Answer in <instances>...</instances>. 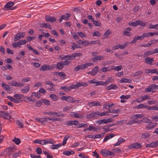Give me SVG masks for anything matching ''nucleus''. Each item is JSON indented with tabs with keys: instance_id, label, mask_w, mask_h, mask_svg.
<instances>
[{
	"instance_id": "obj_1",
	"label": "nucleus",
	"mask_w": 158,
	"mask_h": 158,
	"mask_svg": "<svg viewBox=\"0 0 158 158\" xmlns=\"http://www.w3.org/2000/svg\"><path fill=\"white\" fill-rule=\"evenodd\" d=\"M17 148L14 147H9L6 148L5 149L3 152L1 153V155L4 156H10L12 154V152H15Z\"/></svg>"
},
{
	"instance_id": "obj_2",
	"label": "nucleus",
	"mask_w": 158,
	"mask_h": 158,
	"mask_svg": "<svg viewBox=\"0 0 158 158\" xmlns=\"http://www.w3.org/2000/svg\"><path fill=\"white\" fill-rule=\"evenodd\" d=\"M15 4V3L13 2H8L5 5L4 8H3V9L5 10H14L16 8V6L12 7V6L14 5Z\"/></svg>"
},
{
	"instance_id": "obj_3",
	"label": "nucleus",
	"mask_w": 158,
	"mask_h": 158,
	"mask_svg": "<svg viewBox=\"0 0 158 158\" xmlns=\"http://www.w3.org/2000/svg\"><path fill=\"white\" fill-rule=\"evenodd\" d=\"M101 153L102 154L103 156L106 157L107 156H110L112 157H113L114 156V152L109 150L105 149L102 150L101 151Z\"/></svg>"
},
{
	"instance_id": "obj_4",
	"label": "nucleus",
	"mask_w": 158,
	"mask_h": 158,
	"mask_svg": "<svg viewBox=\"0 0 158 158\" xmlns=\"http://www.w3.org/2000/svg\"><path fill=\"white\" fill-rule=\"evenodd\" d=\"M0 118L9 120L11 118V116L6 111L0 110Z\"/></svg>"
},
{
	"instance_id": "obj_5",
	"label": "nucleus",
	"mask_w": 158,
	"mask_h": 158,
	"mask_svg": "<svg viewBox=\"0 0 158 158\" xmlns=\"http://www.w3.org/2000/svg\"><path fill=\"white\" fill-rule=\"evenodd\" d=\"M142 147L141 143H135L129 145L128 146L129 149H138Z\"/></svg>"
},
{
	"instance_id": "obj_6",
	"label": "nucleus",
	"mask_w": 158,
	"mask_h": 158,
	"mask_svg": "<svg viewBox=\"0 0 158 158\" xmlns=\"http://www.w3.org/2000/svg\"><path fill=\"white\" fill-rule=\"evenodd\" d=\"M93 65V64L92 63H86L84 64H82L78 65L81 69L83 70L87 69L88 67L91 66Z\"/></svg>"
},
{
	"instance_id": "obj_7",
	"label": "nucleus",
	"mask_w": 158,
	"mask_h": 158,
	"mask_svg": "<svg viewBox=\"0 0 158 158\" xmlns=\"http://www.w3.org/2000/svg\"><path fill=\"white\" fill-rule=\"evenodd\" d=\"M70 16V14L68 13H67L66 15H61L60 17L59 21V22L61 23L63 19L68 20L69 19V18Z\"/></svg>"
},
{
	"instance_id": "obj_8",
	"label": "nucleus",
	"mask_w": 158,
	"mask_h": 158,
	"mask_svg": "<svg viewBox=\"0 0 158 158\" xmlns=\"http://www.w3.org/2000/svg\"><path fill=\"white\" fill-rule=\"evenodd\" d=\"M45 19L47 22L51 23H53L56 21V19L54 17H51L50 15H46Z\"/></svg>"
},
{
	"instance_id": "obj_9",
	"label": "nucleus",
	"mask_w": 158,
	"mask_h": 158,
	"mask_svg": "<svg viewBox=\"0 0 158 158\" xmlns=\"http://www.w3.org/2000/svg\"><path fill=\"white\" fill-rule=\"evenodd\" d=\"M14 96L15 98V99H17V102H16V103H19L20 102V101H22L21 99L23 98L24 95L22 94H16L14 95Z\"/></svg>"
},
{
	"instance_id": "obj_10",
	"label": "nucleus",
	"mask_w": 158,
	"mask_h": 158,
	"mask_svg": "<svg viewBox=\"0 0 158 158\" xmlns=\"http://www.w3.org/2000/svg\"><path fill=\"white\" fill-rule=\"evenodd\" d=\"M52 66L50 65H47L44 64L42 65L40 69L41 71H45V70H49L51 69Z\"/></svg>"
},
{
	"instance_id": "obj_11",
	"label": "nucleus",
	"mask_w": 158,
	"mask_h": 158,
	"mask_svg": "<svg viewBox=\"0 0 158 158\" xmlns=\"http://www.w3.org/2000/svg\"><path fill=\"white\" fill-rule=\"evenodd\" d=\"M52 65L54 66V67L60 70L62 69L64 67L63 61L58 62L56 64H54Z\"/></svg>"
},
{
	"instance_id": "obj_12",
	"label": "nucleus",
	"mask_w": 158,
	"mask_h": 158,
	"mask_svg": "<svg viewBox=\"0 0 158 158\" xmlns=\"http://www.w3.org/2000/svg\"><path fill=\"white\" fill-rule=\"evenodd\" d=\"M98 114V112L96 111L87 114L86 116V117L87 119H91L93 118L97 117V114Z\"/></svg>"
},
{
	"instance_id": "obj_13",
	"label": "nucleus",
	"mask_w": 158,
	"mask_h": 158,
	"mask_svg": "<svg viewBox=\"0 0 158 158\" xmlns=\"http://www.w3.org/2000/svg\"><path fill=\"white\" fill-rule=\"evenodd\" d=\"M104 58V56H97L94 57L92 58V61L94 62H97L98 60H103Z\"/></svg>"
},
{
	"instance_id": "obj_14",
	"label": "nucleus",
	"mask_w": 158,
	"mask_h": 158,
	"mask_svg": "<svg viewBox=\"0 0 158 158\" xmlns=\"http://www.w3.org/2000/svg\"><path fill=\"white\" fill-rule=\"evenodd\" d=\"M148 123L149 124H148L145 127V128L148 130L152 129L156 125L155 123L152 122L151 121L150 123Z\"/></svg>"
},
{
	"instance_id": "obj_15",
	"label": "nucleus",
	"mask_w": 158,
	"mask_h": 158,
	"mask_svg": "<svg viewBox=\"0 0 158 158\" xmlns=\"http://www.w3.org/2000/svg\"><path fill=\"white\" fill-rule=\"evenodd\" d=\"M71 116L77 118H84L83 114H79L77 112H73L71 114Z\"/></svg>"
},
{
	"instance_id": "obj_16",
	"label": "nucleus",
	"mask_w": 158,
	"mask_h": 158,
	"mask_svg": "<svg viewBox=\"0 0 158 158\" xmlns=\"http://www.w3.org/2000/svg\"><path fill=\"white\" fill-rule=\"evenodd\" d=\"M2 86L6 92H11V89L9 85L4 83H2Z\"/></svg>"
},
{
	"instance_id": "obj_17",
	"label": "nucleus",
	"mask_w": 158,
	"mask_h": 158,
	"mask_svg": "<svg viewBox=\"0 0 158 158\" xmlns=\"http://www.w3.org/2000/svg\"><path fill=\"white\" fill-rule=\"evenodd\" d=\"M67 101L69 103H74L75 102H77V103H78L79 102V100H75L72 97L70 96H67Z\"/></svg>"
},
{
	"instance_id": "obj_18",
	"label": "nucleus",
	"mask_w": 158,
	"mask_h": 158,
	"mask_svg": "<svg viewBox=\"0 0 158 158\" xmlns=\"http://www.w3.org/2000/svg\"><path fill=\"white\" fill-rule=\"evenodd\" d=\"M154 61V60L152 58L147 57L145 59V63L148 64H150L151 65L152 63Z\"/></svg>"
},
{
	"instance_id": "obj_19",
	"label": "nucleus",
	"mask_w": 158,
	"mask_h": 158,
	"mask_svg": "<svg viewBox=\"0 0 158 158\" xmlns=\"http://www.w3.org/2000/svg\"><path fill=\"white\" fill-rule=\"evenodd\" d=\"M118 88V87L115 84H111L109 86L106 87V90H109L111 89H116Z\"/></svg>"
},
{
	"instance_id": "obj_20",
	"label": "nucleus",
	"mask_w": 158,
	"mask_h": 158,
	"mask_svg": "<svg viewBox=\"0 0 158 158\" xmlns=\"http://www.w3.org/2000/svg\"><path fill=\"white\" fill-rule=\"evenodd\" d=\"M154 54H155V52L154 49L152 50H149L145 52L144 53L143 56L145 57H146Z\"/></svg>"
},
{
	"instance_id": "obj_21",
	"label": "nucleus",
	"mask_w": 158,
	"mask_h": 158,
	"mask_svg": "<svg viewBox=\"0 0 158 158\" xmlns=\"http://www.w3.org/2000/svg\"><path fill=\"white\" fill-rule=\"evenodd\" d=\"M98 66H96L92 70V75L93 76H94L98 73Z\"/></svg>"
},
{
	"instance_id": "obj_22",
	"label": "nucleus",
	"mask_w": 158,
	"mask_h": 158,
	"mask_svg": "<svg viewBox=\"0 0 158 158\" xmlns=\"http://www.w3.org/2000/svg\"><path fill=\"white\" fill-rule=\"evenodd\" d=\"M148 105H144L143 104H140L138 105L135 106V108L139 109L140 108H146L148 110Z\"/></svg>"
},
{
	"instance_id": "obj_23",
	"label": "nucleus",
	"mask_w": 158,
	"mask_h": 158,
	"mask_svg": "<svg viewBox=\"0 0 158 158\" xmlns=\"http://www.w3.org/2000/svg\"><path fill=\"white\" fill-rule=\"evenodd\" d=\"M52 115L57 117H64V114L60 112H52Z\"/></svg>"
},
{
	"instance_id": "obj_24",
	"label": "nucleus",
	"mask_w": 158,
	"mask_h": 158,
	"mask_svg": "<svg viewBox=\"0 0 158 158\" xmlns=\"http://www.w3.org/2000/svg\"><path fill=\"white\" fill-rule=\"evenodd\" d=\"M30 86L29 85L26 86L25 88L21 90V92L22 93L27 94L29 91Z\"/></svg>"
},
{
	"instance_id": "obj_25",
	"label": "nucleus",
	"mask_w": 158,
	"mask_h": 158,
	"mask_svg": "<svg viewBox=\"0 0 158 158\" xmlns=\"http://www.w3.org/2000/svg\"><path fill=\"white\" fill-rule=\"evenodd\" d=\"M27 42V40H20L17 42V46L19 47H20V45H25Z\"/></svg>"
},
{
	"instance_id": "obj_26",
	"label": "nucleus",
	"mask_w": 158,
	"mask_h": 158,
	"mask_svg": "<svg viewBox=\"0 0 158 158\" xmlns=\"http://www.w3.org/2000/svg\"><path fill=\"white\" fill-rule=\"evenodd\" d=\"M61 146V144L58 143L57 144L51 145L50 146V148L52 149H57Z\"/></svg>"
},
{
	"instance_id": "obj_27",
	"label": "nucleus",
	"mask_w": 158,
	"mask_h": 158,
	"mask_svg": "<svg viewBox=\"0 0 158 158\" xmlns=\"http://www.w3.org/2000/svg\"><path fill=\"white\" fill-rule=\"evenodd\" d=\"M50 97L54 101H56L58 100V96L54 94H50Z\"/></svg>"
},
{
	"instance_id": "obj_28",
	"label": "nucleus",
	"mask_w": 158,
	"mask_h": 158,
	"mask_svg": "<svg viewBox=\"0 0 158 158\" xmlns=\"http://www.w3.org/2000/svg\"><path fill=\"white\" fill-rule=\"evenodd\" d=\"M41 26L42 27L45 28H49L50 29H52V28L48 23H42L41 24Z\"/></svg>"
},
{
	"instance_id": "obj_29",
	"label": "nucleus",
	"mask_w": 158,
	"mask_h": 158,
	"mask_svg": "<svg viewBox=\"0 0 158 158\" xmlns=\"http://www.w3.org/2000/svg\"><path fill=\"white\" fill-rule=\"evenodd\" d=\"M75 152H74L72 151H65L63 152V154L66 156H69L70 155H73L74 154Z\"/></svg>"
},
{
	"instance_id": "obj_30",
	"label": "nucleus",
	"mask_w": 158,
	"mask_h": 158,
	"mask_svg": "<svg viewBox=\"0 0 158 158\" xmlns=\"http://www.w3.org/2000/svg\"><path fill=\"white\" fill-rule=\"evenodd\" d=\"M143 115L142 114H136L134 115L132 117V119L135 121L138 118H141L142 117Z\"/></svg>"
},
{
	"instance_id": "obj_31",
	"label": "nucleus",
	"mask_w": 158,
	"mask_h": 158,
	"mask_svg": "<svg viewBox=\"0 0 158 158\" xmlns=\"http://www.w3.org/2000/svg\"><path fill=\"white\" fill-rule=\"evenodd\" d=\"M77 88L81 86H88V84L86 82H77Z\"/></svg>"
},
{
	"instance_id": "obj_32",
	"label": "nucleus",
	"mask_w": 158,
	"mask_h": 158,
	"mask_svg": "<svg viewBox=\"0 0 158 158\" xmlns=\"http://www.w3.org/2000/svg\"><path fill=\"white\" fill-rule=\"evenodd\" d=\"M87 129L89 131H91L92 130L94 131H97L98 128H96L95 127L89 125V127L87 128Z\"/></svg>"
},
{
	"instance_id": "obj_33",
	"label": "nucleus",
	"mask_w": 158,
	"mask_h": 158,
	"mask_svg": "<svg viewBox=\"0 0 158 158\" xmlns=\"http://www.w3.org/2000/svg\"><path fill=\"white\" fill-rule=\"evenodd\" d=\"M12 141L14 142L17 145L19 144L21 142V140L19 138L16 137H15L12 140Z\"/></svg>"
},
{
	"instance_id": "obj_34",
	"label": "nucleus",
	"mask_w": 158,
	"mask_h": 158,
	"mask_svg": "<svg viewBox=\"0 0 158 158\" xmlns=\"http://www.w3.org/2000/svg\"><path fill=\"white\" fill-rule=\"evenodd\" d=\"M131 79L123 78L120 80V82L121 83L123 82L131 83Z\"/></svg>"
},
{
	"instance_id": "obj_35",
	"label": "nucleus",
	"mask_w": 158,
	"mask_h": 158,
	"mask_svg": "<svg viewBox=\"0 0 158 158\" xmlns=\"http://www.w3.org/2000/svg\"><path fill=\"white\" fill-rule=\"evenodd\" d=\"M105 133H103L101 134H98L95 135L94 137V139L100 138L103 137L104 136Z\"/></svg>"
},
{
	"instance_id": "obj_36",
	"label": "nucleus",
	"mask_w": 158,
	"mask_h": 158,
	"mask_svg": "<svg viewBox=\"0 0 158 158\" xmlns=\"http://www.w3.org/2000/svg\"><path fill=\"white\" fill-rule=\"evenodd\" d=\"M110 69L109 67H103L100 70V72H106L107 71H110Z\"/></svg>"
},
{
	"instance_id": "obj_37",
	"label": "nucleus",
	"mask_w": 158,
	"mask_h": 158,
	"mask_svg": "<svg viewBox=\"0 0 158 158\" xmlns=\"http://www.w3.org/2000/svg\"><path fill=\"white\" fill-rule=\"evenodd\" d=\"M152 148H155L158 146V140L155 141H153L151 143Z\"/></svg>"
},
{
	"instance_id": "obj_38",
	"label": "nucleus",
	"mask_w": 158,
	"mask_h": 158,
	"mask_svg": "<svg viewBox=\"0 0 158 158\" xmlns=\"http://www.w3.org/2000/svg\"><path fill=\"white\" fill-rule=\"evenodd\" d=\"M144 92L145 93H147L148 92H151L153 93L155 92L152 89V88L150 86V85L148 86V88H146L145 89Z\"/></svg>"
},
{
	"instance_id": "obj_39",
	"label": "nucleus",
	"mask_w": 158,
	"mask_h": 158,
	"mask_svg": "<svg viewBox=\"0 0 158 158\" xmlns=\"http://www.w3.org/2000/svg\"><path fill=\"white\" fill-rule=\"evenodd\" d=\"M143 34L144 35V38L145 37H149L150 36H153L152 32H148L147 33H143Z\"/></svg>"
},
{
	"instance_id": "obj_40",
	"label": "nucleus",
	"mask_w": 158,
	"mask_h": 158,
	"mask_svg": "<svg viewBox=\"0 0 158 158\" xmlns=\"http://www.w3.org/2000/svg\"><path fill=\"white\" fill-rule=\"evenodd\" d=\"M134 123H140L139 121L137 122L136 121H135V120H134L133 119L132 120H130L127 123L126 125H132Z\"/></svg>"
},
{
	"instance_id": "obj_41",
	"label": "nucleus",
	"mask_w": 158,
	"mask_h": 158,
	"mask_svg": "<svg viewBox=\"0 0 158 158\" xmlns=\"http://www.w3.org/2000/svg\"><path fill=\"white\" fill-rule=\"evenodd\" d=\"M137 21L138 22V25H139L142 26L144 27L147 24V23L143 22L139 20H137Z\"/></svg>"
},
{
	"instance_id": "obj_42",
	"label": "nucleus",
	"mask_w": 158,
	"mask_h": 158,
	"mask_svg": "<svg viewBox=\"0 0 158 158\" xmlns=\"http://www.w3.org/2000/svg\"><path fill=\"white\" fill-rule=\"evenodd\" d=\"M150 135L148 133H145L143 134L141 136V137L142 138L145 139L148 138H149L150 137Z\"/></svg>"
},
{
	"instance_id": "obj_43",
	"label": "nucleus",
	"mask_w": 158,
	"mask_h": 158,
	"mask_svg": "<svg viewBox=\"0 0 158 158\" xmlns=\"http://www.w3.org/2000/svg\"><path fill=\"white\" fill-rule=\"evenodd\" d=\"M148 110H158V107L156 106H148Z\"/></svg>"
},
{
	"instance_id": "obj_44",
	"label": "nucleus",
	"mask_w": 158,
	"mask_h": 158,
	"mask_svg": "<svg viewBox=\"0 0 158 158\" xmlns=\"http://www.w3.org/2000/svg\"><path fill=\"white\" fill-rule=\"evenodd\" d=\"M21 154V151H19L18 152H15L13 153L12 156H13V158H16L18 156H20V154Z\"/></svg>"
},
{
	"instance_id": "obj_45",
	"label": "nucleus",
	"mask_w": 158,
	"mask_h": 158,
	"mask_svg": "<svg viewBox=\"0 0 158 158\" xmlns=\"http://www.w3.org/2000/svg\"><path fill=\"white\" fill-rule=\"evenodd\" d=\"M35 96L38 98H40V93L32 92V96Z\"/></svg>"
},
{
	"instance_id": "obj_46",
	"label": "nucleus",
	"mask_w": 158,
	"mask_h": 158,
	"mask_svg": "<svg viewBox=\"0 0 158 158\" xmlns=\"http://www.w3.org/2000/svg\"><path fill=\"white\" fill-rule=\"evenodd\" d=\"M93 24L96 26L100 27L101 26V23L95 20L94 19L92 20Z\"/></svg>"
},
{
	"instance_id": "obj_47",
	"label": "nucleus",
	"mask_w": 158,
	"mask_h": 158,
	"mask_svg": "<svg viewBox=\"0 0 158 158\" xmlns=\"http://www.w3.org/2000/svg\"><path fill=\"white\" fill-rule=\"evenodd\" d=\"M60 89L64 90L66 92H69L70 90L69 87L67 86L61 87Z\"/></svg>"
},
{
	"instance_id": "obj_48",
	"label": "nucleus",
	"mask_w": 158,
	"mask_h": 158,
	"mask_svg": "<svg viewBox=\"0 0 158 158\" xmlns=\"http://www.w3.org/2000/svg\"><path fill=\"white\" fill-rule=\"evenodd\" d=\"M69 137V136H65L63 139V140L62 142V145H64L66 144V141L68 139Z\"/></svg>"
},
{
	"instance_id": "obj_49",
	"label": "nucleus",
	"mask_w": 158,
	"mask_h": 158,
	"mask_svg": "<svg viewBox=\"0 0 158 158\" xmlns=\"http://www.w3.org/2000/svg\"><path fill=\"white\" fill-rule=\"evenodd\" d=\"M7 98L10 101L16 103V102H17V99H15V98H14L13 97H11L10 96H7Z\"/></svg>"
},
{
	"instance_id": "obj_50",
	"label": "nucleus",
	"mask_w": 158,
	"mask_h": 158,
	"mask_svg": "<svg viewBox=\"0 0 158 158\" xmlns=\"http://www.w3.org/2000/svg\"><path fill=\"white\" fill-rule=\"evenodd\" d=\"M35 151L37 155H40L42 153V150L41 148L40 147L36 148Z\"/></svg>"
},
{
	"instance_id": "obj_51",
	"label": "nucleus",
	"mask_w": 158,
	"mask_h": 158,
	"mask_svg": "<svg viewBox=\"0 0 158 158\" xmlns=\"http://www.w3.org/2000/svg\"><path fill=\"white\" fill-rule=\"evenodd\" d=\"M21 38L20 36V35L19 34V33H18L15 35V37L14 38V40L15 41H16L19 39H20Z\"/></svg>"
},
{
	"instance_id": "obj_52",
	"label": "nucleus",
	"mask_w": 158,
	"mask_h": 158,
	"mask_svg": "<svg viewBox=\"0 0 158 158\" xmlns=\"http://www.w3.org/2000/svg\"><path fill=\"white\" fill-rule=\"evenodd\" d=\"M42 102L46 105L49 106L50 105V101L48 100L43 99L42 100Z\"/></svg>"
},
{
	"instance_id": "obj_53",
	"label": "nucleus",
	"mask_w": 158,
	"mask_h": 158,
	"mask_svg": "<svg viewBox=\"0 0 158 158\" xmlns=\"http://www.w3.org/2000/svg\"><path fill=\"white\" fill-rule=\"evenodd\" d=\"M141 121L143 123H148L151 122V120L148 118H143L141 119Z\"/></svg>"
},
{
	"instance_id": "obj_54",
	"label": "nucleus",
	"mask_w": 158,
	"mask_h": 158,
	"mask_svg": "<svg viewBox=\"0 0 158 158\" xmlns=\"http://www.w3.org/2000/svg\"><path fill=\"white\" fill-rule=\"evenodd\" d=\"M110 34L111 32L109 30H108L106 31L104 34V38H107Z\"/></svg>"
},
{
	"instance_id": "obj_55",
	"label": "nucleus",
	"mask_w": 158,
	"mask_h": 158,
	"mask_svg": "<svg viewBox=\"0 0 158 158\" xmlns=\"http://www.w3.org/2000/svg\"><path fill=\"white\" fill-rule=\"evenodd\" d=\"M112 77H110L106 80L105 81L106 85L112 82Z\"/></svg>"
},
{
	"instance_id": "obj_56",
	"label": "nucleus",
	"mask_w": 158,
	"mask_h": 158,
	"mask_svg": "<svg viewBox=\"0 0 158 158\" xmlns=\"http://www.w3.org/2000/svg\"><path fill=\"white\" fill-rule=\"evenodd\" d=\"M97 112H98V114H97V115H98L100 116H105L106 115H109L108 114H106V113L107 112H103L102 113H100L99 111H97Z\"/></svg>"
},
{
	"instance_id": "obj_57",
	"label": "nucleus",
	"mask_w": 158,
	"mask_h": 158,
	"mask_svg": "<svg viewBox=\"0 0 158 158\" xmlns=\"http://www.w3.org/2000/svg\"><path fill=\"white\" fill-rule=\"evenodd\" d=\"M148 103L150 105L152 104H157L158 102L156 101H148Z\"/></svg>"
},
{
	"instance_id": "obj_58",
	"label": "nucleus",
	"mask_w": 158,
	"mask_h": 158,
	"mask_svg": "<svg viewBox=\"0 0 158 158\" xmlns=\"http://www.w3.org/2000/svg\"><path fill=\"white\" fill-rule=\"evenodd\" d=\"M99 125L101 124L102 123L106 124L105 118L102 119L98 120L97 121Z\"/></svg>"
},
{
	"instance_id": "obj_59",
	"label": "nucleus",
	"mask_w": 158,
	"mask_h": 158,
	"mask_svg": "<svg viewBox=\"0 0 158 158\" xmlns=\"http://www.w3.org/2000/svg\"><path fill=\"white\" fill-rule=\"evenodd\" d=\"M73 57L75 59L76 57H79L82 55V54L81 53H75L73 54Z\"/></svg>"
},
{
	"instance_id": "obj_60",
	"label": "nucleus",
	"mask_w": 158,
	"mask_h": 158,
	"mask_svg": "<svg viewBox=\"0 0 158 158\" xmlns=\"http://www.w3.org/2000/svg\"><path fill=\"white\" fill-rule=\"evenodd\" d=\"M45 84L46 85H48L50 87H54L55 85L53 84L50 81H47L45 82Z\"/></svg>"
},
{
	"instance_id": "obj_61",
	"label": "nucleus",
	"mask_w": 158,
	"mask_h": 158,
	"mask_svg": "<svg viewBox=\"0 0 158 158\" xmlns=\"http://www.w3.org/2000/svg\"><path fill=\"white\" fill-rule=\"evenodd\" d=\"M35 38L36 37L35 36H28L27 38V41L29 42L35 39Z\"/></svg>"
},
{
	"instance_id": "obj_62",
	"label": "nucleus",
	"mask_w": 158,
	"mask_h": 158,
	"mask_svg": "<svg viewBox=\"0 0 158 158\" xmlns=\"http://www.w3.org/2000/svg\"><path fill=\"white\" fill-rule=\"evenodd\" d=\"M87 127V125L86 124L81 123V124H78L77 127L78 128H79L81 127Z\"/></svg>"
},
{
	"instance_id": "obj_63",
	"label": "nucleus",
	"mask_w": 158,
	"mask_h": 158,
	"mask_svg": "<svg viewBox=\"0 0 158 158\" xmlns=\"http://www.w3.org/2000/svg\"><path fill=\"white\" fill-rule=\"evenodd\" d=\"M138 22L137 20L135 21L131 22L129 23V25L131 26H132L133 27L136 26L138 25Z\"/></svg>"
},
{
	"instance_id": "obj_64",
	"label": "nucleus",
	"mask_w": 158,
	"mask_h": 158,
	"mask_svg": "<svg viewBox=\"0 0 158 158\" xmlns=\"http://www.w3.org/2000/svg\"><path fill=\"white\" fill-rule=\"evenodd\" d=\"M30 156L31 158H42L40 155H36L33 154H30Z\"/></svg>"
}]
</instances>
